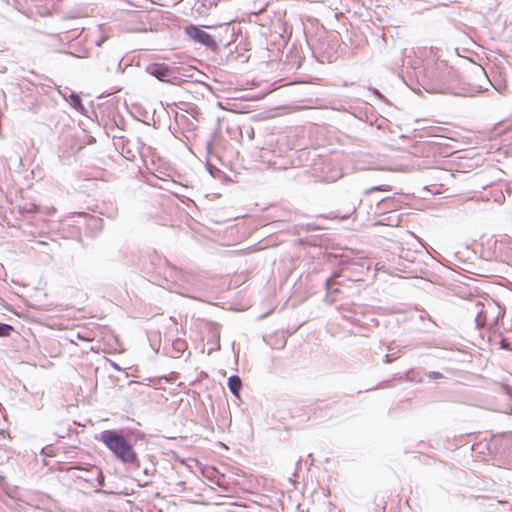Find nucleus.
Listing matches in <instances>:
<instances>
[{"label": "nucleus", "instance_id": "f257e3e1", "mask_svg": "<svg viewBox=\"0 0 512 512\" xmlns=\"http://www.w3.org/2000/svg\"><path fill=\"white\" fill-rule=\"evenodd\" d=\"M456 80V71L446 61L439 60L425 68L418 84L429 94L452 93L454 96H464L451 91Z\"/></svg>", "mask_w": 512, "mask_h": 512}, {"label": "nucleus", "instance_id": "f03ea898", "mask_svg": "<svg viewBox=\"0 0 512 512\" xmlns=\"http://www.w3.org/2000/svg\"><path fill=\"white\" fill-rule=\"evenodd\" d=\"M101 441L122 463L139 467L137 453L123 435L113 430H105L101 434Z\"/></svg>", "mask_w": 512, "mask_h": 512}, {"label": "nucleus", "instance_id": "7ed1b4c3", "mask_svg": "<svg viewBox=\"0 0 512 512\" xmlns=\"http://www.w3.org/2000/svg\"><path fill=\"white\" fill-rule=\"evenodd\" d=\"M185 34L195 42L205 46L207 49L216 52L218 50V43L215 36L200 29L198 26L190 24L184 28Z\"/></svg>", "mask_w": 512, "mask_h": 512}, {"label": "nucleus", "instance_id": "20e7f679", "mask_svg": "<svg viewBox=\"0 0 512 512\" xmlns=\"http://www.w3.org/2000/svg\"><path fill=\"white\" fill-rule=\"evenodd\" d=\"M146 72L162 82H172L176 79V71L165 63H150Z\"/></svg>", "mask_w": 512, "mask_h": 512}, {"label": "nucleus", "instance_id": "39448f33", "mask_svg": "<svg viewBox=\"0 0 512 512\" xmlns=\"http://www.w3.org/2000/svg\"><path fill=\"white\" fill-rule=\"evenodd\" d=\"M495 253L500 261L511 264L512 263V242L511 241H497L495 243Z\"/></svg>", "mask_w": 512, "mask_h": 512}, {"label": "nucleus", "instance_id": "423d86ee", "mask_svg": "<svg viewBox=\"0 0 512 512\" xmlns=\"http://www.w3.org/2000/svg\"><path fill=\"white\" fill-rule=\"evenodd\" d=\"M338 275H334L333 277H330L325 282L326 287V295H325V301L332 304L336 301L334 294L339 292V288L336 287L339 285V283L336 281V278Z\"/></svg>", "mask_w": 512, "mask_h": 512}, {"label": "nucleus", "instance_id": "0eeeda50", "mask_svg": "<svg viewBox=\"0 0 512 512\" xmlns=\"http://www.w3.org/2000/svg\"><path fill=\"white\" fill-rule=\"evenodd\" d=\"M228 387L231 393L235 396H239L241 387H242V381L241 378L237 375H232L228 378Z\"/></svg>", "mask_w": 512, "mask_h": 512}, {"label": "nucleus", "instance_id": "6e6552de", "mask_svg": "<svg viewBox=\"0 0 512 512\" xmlns=\"http://www.w3.org/2000/svg\"><path fill=\"white\" fill-rule=\"evenodd\" d=\"M69 105L79 113L88 116V109L85 108V106L82 104L81 100L82 98H64Z\"/></svg>", "mask_w": 512, "mask_h": 512}, {"label": "nucleus", "instance_id": "1a4fd4ad", "mask_svg": "<svg viewBox=\"0 0 512 512\" xmlns=\"http://www.w3.org/2000/svg\"><path fill=\"white\" fill-rule=\"evenodd\" d=\"M208 343L214 345V347H212L209 350V352H208L209 354H211L212 351H214V350H219L220 349V333L218 331H213L211 338L208 339Z\"/></svg>", "mask_w": 512, "mask_h": 512}, {"label": "nucleus", "instance_id": "9d476101", "mask_svg": "<svg viewBox=\"0 0 512 512\" xmlns=\"http://www.w3.org/2000/svg\"><path fill=\"white\" fill-rule=\"evenodd\" d=\"M351 86H353L355 88L354 92L355 93H358V94H364L365 91H372L373 95L374 96H377V97H380V96H384L379 90L377 89H370V88H366L364 86H361V85H358V84H355V83H351Z\"/></svg>", "mask_w": 512, "mask_h": 512}, {"label": "nucleus", "instance_id": "9b49d317", "mask_svg": "<svg viewBox=\"0 0 512 512\" xmlns=\"http://www.w3.org/2000/svg\"><path fill=\"white\" fill-rule=\"evenodd\" d=\"M296 110H298V107L290 108V107L281 106V107L274 108L272 110L273 113L271 114V116H279V115L287 114V113H290V112H293Z\"/></svg>", "mask_w": 512, "mask_h": 512}, {"label": "nucleus", "instance_id": "f8f14e48", "mask_svg": "<svg viewBox=\"0 0 512 512\" xmlns=\"http://www.w3.org/2000/svg\"><path fill=\"white\" fill-rule=\"evenodd\" d=\"M274 142H275V137H274V135H269V136H268V138H267V141H266V145H267L268 147H267V148H264V147H263V148L261 149L262 154L260 155V157H261L263 160L265 159V155H264V153H265L266 151L271 150V151H272V152H274V153L276 152V151H275V149H273V148H272V147H273Z\"/></svg>", "mask_w": 512, "mask_h": 512}, {"label": "nucleus", "instance_id": "ddd939ff", "mask_svg": "<svg viewBox=\"0 0 512 512\" xmlns=\"http://www.w3.org/2000/svg\"><path fill=\"white\" fill-rule=\"evenodd\" d=\"M475 322L478 327H483L486 322V311L480 310L475 317Z\"/></svg>", "mask_w": 512, "mask_h": 512}, {"label": "nucleus", "instance_id": "4468645a", "mask_svg": "<svg viewBox=\"0 0 512 512\" xmlns=\"http://www.w3.org/2000/svg\"><path fill=\"white\" fill-rule=\"evenodd\" d=\"M13 331V327L6 323L0 322V337H8Z\"/></svg>", "mask_w": 512, "mask_h": 512}, {"label": "nucleus", "instance_id": "2eb2a0df", "mask_svg": "<svg viewBox=\"0 0 512 512\" xmlns=\"http://www.w3.org/2000/svg\"><path fill=\"white\" fill-rule=\"evenodd\" d=\"M388 189H389L388 185H378V186H374L369 189H366L364 191V195H370L371 193H373L375 191H386Z\"/></svg>", "mask_w": 512, "mask_h": 512}, {"label": "nucleus", "instance_id": "dca6fc26", "mask_svg": "<svg viewBox=\"0 0 512 512\" xmlns=\"http://www.w3.org/2000/svg\"><path fill=\"white\" fill-rule=\"evenodd\" d=\"M341 177H342V173L340 172V170H335V171L332 172L331 175L325 176L324 180L327 181V182H334V181L338 180Z\"/></svg>", "mask_w": 512, "mask_h": 512}, {"label": "nucleus", "instance_id": "f3484780", "mask_svg": "<svg viewBox=\"0 0 512 512\" xmlns=\"http://www.w3.org/2000/svg\"><path fill=\"white\" fill-rule=\"evenodd\" d=\"M48 88L50 89H54V90H57L58 93L61 95V96H71V97H74V96H80V94H78L76 91H70L69 94L67 91H62L59 87L57 86H49L48 85Z\"/></svg>", "mask_w": 512, "mask_h": 512}, {"label": "nucleus", "instance_id": "a211bd4d", "mask_svg": "<svg viewBox=\"0 0 512 512\" xmlns=\"http://www.w3.org/2000/svg\"><path fill=\"white\" fill-rule=\"evenodd\" d=\"M323 512H341V510L332 502H327Z\"/></svg>", "mask_w": 512, "mask_h": 512}, {"label": "nucleus", "instance_id": "6ab92c4d", "mask_svg": "<svg viewBox=\"0 0 512 512\" xmlns=\"http://www.w3.org/2000/svg\"><path fill=\"white\" fill-rule=\"evenodd\" d=\"M173 346L178 353H182L184 351L185 343L182 341H176L175 343H173Z\"/></svg>", "mask_w": 512, "mask_h": 512}, {"label": "nucleus", "instance_id": "aec40b11", "mask_svg": "<svg viewBox=\"0 0 512 512\" xmlns=\"http://www.w3.org/2000/svg\"><path fill=\"white\" fill-rule=\"evenodd\" d=\"M428 378L431 380L440 379L443 377V375L440 372L431 371L427 374Z\"/></svg>", "mask_w": 512, "mask_h": 512}, {"label": "nucleus", "instance_id": "412c9836", "mask_svg": "<svg viewBox=\"0 0 512 512\" xmlns=\"http://www.w3.org/2000/svg\"><path fill=\"white\" fill-rule=\"evenodd\" d=\"M225 32H226L227 34H229L230 36H233V35H234L233 30H232V29H230V27H229V25H228V24H226V26H225Z\"/></svg>", "mask_w": 512, "mask_h": 512}, {"label": "nucleus", "instance_id": "4be33fe9", "mask_svg": "<svg viewBox=\"0 0 512 512\" xmlns=\"http://www.w3.org/2000/svg\"><path fill=\"white\" fill-rule=\"evenodd\" d=\"M111 366H112L115 370H118V371H120V370H121V368L119 367V365H118V364H116L115 362H111Z\"/></svg>", "mask_w": 512, "mask_h": 512}, {"label": "nucleus", "instance_id": "5701e85b", "mask_svg": "<svg viewBox=\"0 0 512 512\" xmlns=\"http://www.w3.org/2000/svg\"><path fill=\"white\" fill-rule=\"evenodd\" d=\"M112 94H113L112 92H108V93H106V92H102V93H100L98 96H101V97H104V96H112Z\"/></svg>", "mask_w": 512, "mask_h": 512}, {"label": "nucleus", "instance_id": "b1692460", "mask_svg": "<svg viewBox=\"0 0 512 512\" xmlns=\"http://www.w3.org/2000/svg\"><path fill=\"white\" fill-rule=\"evenodd\" d=\"M150 472H151V470H150L149 468H144V469H143V473H144L145 475H150Z\"/></svg>", "mask_w": 512, "mask_h": 512}, {"label": "nucleus", "instance_id": "393cba45", "mask_svg": "<svg viewBox=\"0 0 512 512\" xmlns=\"http://www.w3.org/2000/svg\"><path fill=\"white\" fill-rule=\"evenodd\" d=\"M390 361H391V360H390V358H389V355H388V354H386V355H385V362H386V363H389Z\"/></svg>", "mask_w": 512, "mask_h": 512}, {"label": "nucleus", "instance_id": "a878e982", "mask_svg": "<svg viewBox=\"0 0 512 512\" xmlns=\"http://www.w3.org/2000/svg\"><path fill=\"white\" fill-rule=\"evenodd\" d=\"M415 93H419L420 90L419 89H416V88H411Z\"/></svg>", "mask_w": 512, "mask_h": 512}, {"label": "nucleus", "instance_id": "bb28decb", "mask_svg": "<svg viewBox=\"0 0 512 512\" xmlns=\"http://www.w3.org/2000/svg\"><path fill=\"white\" fill-rule=\"evenodd\" d=\"M49 93H50V91H49V90H45V91H44V94H49Z\"/></svg>", "mask_w": 512, "mask_h": 512}, {"label": "nucleus", "instance_id": "cd10ccee", "mask_svg": "<svg viewBox=\"0 0 512 512\" xmlns=\"http://www.w3.org/2000/svg\"><path fill=\"white\" fill-rule=\"evenodd\" d=\"M387 200H388L387 198H383V199L381 200V202H386Z\"/></svg>", "mask_w": 512, "mask_h": 512}, {"label": "nucleus", "instance_id": "c85d7f7f", "mask_svg": "<svg viewBox=\"0 0 512 512\" xmlns=\"http://www.w3.org/2000/svg\"><path fill=\"white\" fill-rule=\"evenodd\" d=\"M251 99H252V100H255L256 98H255V97H252Z\"/></svg>", "mask_w": 512, "mask_h": 512}]
</instances>
